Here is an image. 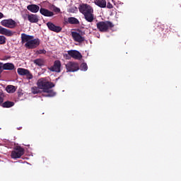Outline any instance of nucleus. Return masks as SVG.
I'll return each mask as SVG.
<instances>
[{
    "mask_svg": "<svg viewBox=\"0 0 181 181\" xmlns=\"http://www.w3.org/2000/svg\"><path fill=\"white\" fill-rule=\"evenodd\" d=\"M37 86L42 90V93H47V94L44 95L45 97H54L56 93L52 90L54 87L53 82H50L46 78H40L37 81Z\"/></svg>",
    "mask_w": 181,
    "mask_h": 181,
    "instance_id": "nucleus-1",
    "label": "nucleus"
},
{
    "mask_svg": "<svg viewBox=\"0 0 181 181\" xmlns=\"http://www.w3.org/2000/svg\"><path fill=\"white\" fill-rule=\"evenodd\" d=\"M21 43L25 44V47L26 49H36L39 47L40 45V40L39 38H35L33 35H29L25 33L21 34Z\"/></svg>",
    "mask_w": 181,
    "mask_h": 181,
    "instance_id": "nucleus-2",
    "label": "nucleus"
},
{
    "mask_svg": "<svg viewBox=\"0 0 181 181\" xmlns=\"http://www.w3.org/2000/svg\"><path fill=\"white\" fill-rule=\"evenodd\" d=\"M96 28L102 33H107L110 31V29L114 28V24L111 21H100L96 23Z\"/></svg>",
    "mask_w": 181,
    "mask_h": 181,
    "instance_id": "nucleus-3",
    "label": "nucleus"
},
{
    "mask_svg": "<svg viewBox=\"0 0 181 181\" xmlns=\"http://www.w3.org/2000/svg\"><path fill=\"white\" fill-rule=\"evenodd\" d=\"M85 35L86 32L82 31L80 29H78L77 32H71L72 39L74 42H77L78 43H83V42L86 41V37H84Z\"/></svg>",
    "mask_w": 181,
    "mask_h": 181,
    "instance_id": "nucleus-4",
    "label": "nucleus"
},
{
    "mask_svg": "<svg viewBox=\"0 0 181 181\" xmlns=\"http://www.w3.org/2000/svg\"><path fill=\"white\" fill-rule=\"evenodd\" d=\"M24 153L25 149H23L21 146H16L11 152V158L12 159H19V158H21Z\"/></svg>",
    "mask_w": 181,
    "mask_h": 181,
    "instance_id": "nucleus-5",
    "label": "nucleus"
},
{
    "mask_svg": "<svg viewBox=\"0 0 181 181\" xmlns=\"http://www.w3.org/2000/svg\"><path fill=\"white\" fill-rule=\"evenodd\" d=\"M67 73H74L80 70V65L75 62H69L65 64Z\"/></svg>",
    "mask_w": 181,
    "mask_h": 181,
    "instance_id": "nucleus-6",
    "label": "nucleus"
},
{
    "mask_svg": "<svg viewBox=\"0 0 181 181\" xmlns=\"http://www.w3.org/2000/svg\"><path fill=\"white\" fill-rule=\"evenodd\" d=\"M1 25L5 28H8L10 29H13L16 28V21H13L12 18L5 19L1 21Z\"/></svg>",
    "mask_w": 181,
    "mask_h": 181,
    "instance_id": "nucleus-7",
    "label": "nucleus"
},
{
    "mask_svg": "<svg viewBox=\"0 0 181 181\" xmlns=\"http://www.w3.org/2000/svg\"><path fill=\"white\" fill-rule=\"evenodd\" d=\"M78 11L79 12H81V13L85 15L86 13L92 12L93 11H94V9H93V7H91L90 5L83 4L79 6Z\"/></svg>",
    "mask_w": 181,
    "mask_h": 181,
    "instance_id": "nucleus-8",
    "label": "nucleus"
},
{
    "mask_svg": "<svg viewBox=\"0 0 181 181\" xmlns=\"http://www.w3.org/2000/svg\"><path fill=\"white\" fill-rule=\"evenodd\" d=\"M47 26L49 30H51L52 32H55L56 33H60V32H62V27L56 25L52 22H48L47 23Z\"/></svg>",
    "mask_w": 181,
    "mask_h": 181,
    "instance_id": "nucleus-9",
    "label": "nucleus"
},
{
    "mask_svg": "<svg viewBox=\"0 0 181 181\" xmlns=\"http://www.w3.org/2000/svg\"><path fill=\"white\" fill-rule=\"evenodd\" d=\"M67 53L72 59H75V60H81L83 59V55L77 50H69Z\"/></svg>",
    "mask_w": 181,
    "mask_h": 181,
    "instance_id": "nucleus-10",
    "label": "nucleus"
},
{
    "mask_svg": "<svg viewBox=\"0 0 181 181\" xmlns=\"http://www.w3.org/2000/svg\"><path fill=\"white\" fill-rule=\"evenodd\" d=\"M60 67H62V62H60L59 60H56L54 62V65L50 67L49 70L51 71H55V73H60Z\"/></svg>",
    "mask_w": 181,
    "mask_h": 181,
    "instance_id": "nucleus-11",
    "label": "nucleus"
},
{
    "mask_svg": "<svg viewBox=\"0 0 181 181\" xmlns=\"http://www.w3.org/2000/svg\"><path fill=\"white\" fill-rule=\"evenodd\" d=\"M40 13H41V15L43 16H47L48 18L54 16V13L53 11H50L49 10L45 8H40Z\"/></svg>",
    "mask_w": 181,
    "mask_h": 181,
    "instance_id": "nucleus-12",
    "label": "nucleus"
},
{
    "mask_svg": "<svg viewBox=\"0 0 181 181\" xmlns=\"http://www.w3.org/2000/svg\"><path fill=\"white\" fill-rule=\"evenodd\" d=\"M0 35H4V36L11 37L13 36V32L0 25Z\"/></svg>",
    "mask_w": 181,
    "mask_h": 181,
    "instance_id": "nucleus-13",
    "label": "nucleus"
},
{
    "mask_svg": "<svg viewBox=\"0 0 181 181\" xmlns=\"http://www.w3.org/2000/svg\"><path fill=\"white\" fill-rule=\"evenodd\" d=\"M27 9L28 11H30V12H32V13H37L40 7L36 4H30L27 6Z\"/></svg>",
    "mask_w": 181,
    "mask_h": 181,
    "instance_id": "nucleus-14",
    "label": "nucleus"
},
{
    "mask_svg": "<svg viewBox=\"0 0 181 181\" xmlns=\"http://www.w3.org/2000/svg\"><path fill=\"white\" fill-rule=\"evenodd\" d=\"M27 16L30 23H37L39 22V16L37 14H28Z\"/></svg>",
    "mask_w": 181,
    "mask_h": 181,
    "instance_id": "nucleus-15",
    "label": "nucleus"
},
{
    "mask_svg": "<svg viewBox=\"0 0 181 181\" xmlns=\"http://www.w3.org/2000/svg\"><path fill=\"white\" fill-rule=\"evenodd\" d=\"M94 10H92V11H89V13H86L84 15L86 21L87 22H93L94 21Z\"/></svg>",
    "mask_w": 181,
    "mask_h": 181,
    "instance_id": "nucleus-16",
    "label": "nucleus"
},
{
    "mask_svg": "<svg viewBox=\"0 0 181 181\" xmlns=\"http://www.w3.org/2000/svg\"><path fill=\"white\" fill-rule=\"evenodd\" d=\"M2 70H15V65L12 63H2Z\"/></svg>",
    "mask_w": 181,
    "mask_h": 181,
    "instance_id": "nucleus-17",
    "label": "nucleus"
},
{
    "mask_svg": "<svg viewBox=\"0 0 181 181\" xmlns=\"http://www.w3.org/2000/svg\"><path fill=\"white\" fill-rule=\"evenodd\" d=\"M95 5L99 6V8H107L106 0H95Z\"/></svg>",
    "mask_w": 181,
    "mask_h": 181,
    "instance_id": "nucleus-18",
    "label": "nucleus"
},
{
    "mask_svg": "<svg viewBox=\"0 0 181 181\" xmlns=\"http://www.w3.org/2000/svg\"><path fill=\"white\" fill-rule=\"evenodd\" d=\"M68 23L70 25H80V21L75 17H69Z\"/></svg>",
    "mask_w": 181,
    "mask_h": 181,
    "instance_id": "nucleus-19",
    "label": "nucleus"
},
{
    "mask_svg": "<svg viewBox=\"0 0 181 181\" xmlns=\"http://www.w3.org/2000/svg\"><path fill=\"white\" fill-rule=\"evenodd\" d=\"M14 105H15V103L11 102L9 100H7L3 103V104H1V106L3 108H11V107H13Z\"/></svg>",
    "mask_w": 181,
    "mask_h": 181,
    "instance_id": "nucleus-20",
    "label": "nucleus"
},
{
    "mask_svg": "<svg viewBox=\"0 0 181 181\" xmlns=\"http://www.w3.org/2000/svg\"><path fill=\"white\" fill-rule=\"evenodd\" d=\"M17 73L19 74V76H26L28 73H29V70L23 68H18L17 69Z\"/></svg>",
    "mask_w": 181,
    "mask_h": 181,
    "instance_id": "nucleus-21",
    "label": "nucleus"
},
{
    "mask_svg": "<svg viewBox=\"0 0 181 181\" xmlns=\"http://www.w3.org/2000/svg\"><path fill=\"white\" fill-rule=\"evenodd\" d=\"M34 64L42 67V66H45V61L42 59H37L34 60Z\"/></svg>",
    "mask_w": 181,
    "mask_h": 181,
    "instance_id": "nucleus-22",
    "label": "nucleus"
},
{
    "mask_svg": "<svg viewBox=\"0 0 181 181\" xmlns=\"http://www.w3.org/2000/svg\"><path fill=\"white\" fill-rule=\"evenodd\" d=\"M31 92L35 94H40L42 93V90H40V88L39 86H33L31 88Z\"/></svg>",
    "mask_w": 181,
    "mask_h": 181,
    "instance_id": "nucleus-23",
    "label": "nucleus"
},
{
    "mask_svg": "<svg viewBox=\"0 0 181 181\" xmlns=\"http://www.w3.org/2000/svg\"><path fill=\"white\" fill-rule=\"evenodd\" d=\"M6 90L7 93H15V91H16V88H15V87L13 85L7 86V87L6 88Z\"/></svg>",
    "mask_w": 181,
    "mask_h": 181,
    "instance_id": "nucleus-24",
    "label": "nucleus"
},
{
    "mask_svg": "<svg viewBox=\"0 0 181 181\" xmlns=\"http://www.w3.org/2000/svg\"><path fill=\"white\" fill-rule=\"evenodd\" d=\"M50 9L53 10V11L55 13H60L61 10L59 8H58L57 6H54V4H52L50 7Z\"/></svg>",
    "mask_w": 181,
    "mask_h": 181,
    "instance_id": "nucleus-25",
    "label": "nucleus"
},
{
    "mask_svg": "<svg viewBox=\"0 0 181 181\" xmlns=\"http://www.w3.org/2000/svg\"><path fill=\"white\" fill-rule=\"evenodd\" d=\"M80 69L81 71H87V70L88 69V66H87L86 63L83 62L81 64Z\"/></svg>",
    "mask_w": 181,
    "mask_h": 181,
    "instance_id": "nucleus-26",
    "label": "nucleus"
},
{
    "mask_svg": "<svg viewBox=\"0 0 181 181\" xmlns=\"http://www.w3.org/2000/svg\"><path fill=\"white\" fill-rule=\"evenodd\" d=\"M6 43V37L3 35H0V45H5Z\"/></svg>",
    "mask_w": 181,
    "mask_h": 181,
    "instance_id": "nucleus-27",
    "label": "nucleus"
},
{
    "mask_svg": "<svg viewBox=\"0 0 181 181\" xmlns=\"http://www.w3.org/2000/svg\"><path fill=\"white\" fill-rule=\"evenodd\" d=\"M28 80H32V78H33V75H32L30 74V71H28V72L27 73V74L25 75Z\"/></svg>",
    "mask_w": 181,
    "mask_h": 181,
    "instance_id": "nucleus-28",
    "label": "nucleus"
},
{
    "mask_svg": "<svg viewBox=\"0 0 181 181\" xmlns=\"http://www.w3.org/2000/svg\"><path fill=\"white\" fill-rule=\"evenodd\" d=\"M37 53H38V54H46V51L45 49H40L37 51Z\"/></svg>",
    "mask_w": 181,
    "mask_h": 181,
    "instance_id": "nucleus-29",
    "label": "nucleus"
},
{
    "mask_svg": "<svg viewBox=\"0 0 181 181\" xmlns=\"http://www.w3.org/2000/svg\"><path fill=\"white\" fill-rule=\"evenodd\" d=\"M64 59H66V60H70V59L71 58V57L69 54V53L64 54Z\"/></svg>",
    "mask_w": 181,
    "mask_h": 181,
    "instance_id": "nucleus-30",
    "label": "nucleus"
},
{
    "mask_svg": "<svg viewBox=\"0 0 181 181\" xmlns=\"http://www.w3.org/2000/svg\"><path fill=\"white\" fill-rule=\"evenodd\" d=\"M4 103V95L0 94V105H2Z\"/></svg>",
    "mask_w": 181,
    "mask_h": 181,
    "instance_id": "nucleus-31",
    "label": "nucleus"
},
{
    "mask_svg": "<svg viewBox=\"0 0 181 181\" xmlns=\"http://www.w3.org/2000/svg\"><path fill=\"white\" fill-rule=\"evenodd\" d=\"M107 8H108V9H112L113 8L112 4H111L110 2H108L107 4Z\"/></svg>",
    "mask_w": 181,
    "mask_h": 181,
    "instance_id": "nucleus-32",
    "label": "nucleus"
},
{
    "mask_svg": "<svg viewBox=\"0 0 181 181\" xmlns=\"http://www.w3.org/2000/svg\"><path fill=\"white\" fill-rule=\"evenodd\" d=\"M2 71H4V70L2 69V63L0 62V77H1V74H2Z\"/></svg>",
    "mask_w": 181,
    "mask_h": 181,
    "instance_id": "nucleus-33",
    "label": "nucleus"
},
{
    "mask_svg": "<svg viewBox=\"0 0 181 181\" xmlns=\"http://www.w3.org/2000/svg\"><path fill=\"white\" fill-rule=\"evenodd\" d=\"M2 18H4V13L0 12V19H2Z\"/></svg>",
    "mask_w": 181,
    "mask_h": 181,
    "instance_id": "nucleus-34",
    "label": "nucleus"
},
{
    "mask_svg": "<svg viewBox=\"0 0 181 181\" xmlns=\"http://www.w3.org/2000/svg\"><path fill=\"white\" fill-rule=\"evenodd\" d=\"M26 146H30V145H25Z\"/></svg>",
    "mask_w": 181,
    "mask_h": 181,
    "instance_id": "nucleus-35",
    "label": "nucleus"
}]
</instances>
